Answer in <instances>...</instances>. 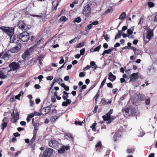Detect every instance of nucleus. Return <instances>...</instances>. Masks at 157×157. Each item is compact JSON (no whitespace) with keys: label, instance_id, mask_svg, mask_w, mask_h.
<instances>
[{"label":"nucleus","instance_id":"obj_32","mask_svg":"<svg viewBox=\"0 0 157 157\" xmlns=\"http://www.w3.org/2000/svg\"><path fill=\"white\" fill-rule=\"evenodd\" d=\"M135 150L134 148L128 149L126 150V152L128 154L133 153Z\"/></svg>","mask_w":157,"mask_h":157},{"label":"nucleus","instance_id":"obj_55","mask_svg":"<svg viewBox=\"0 0 157 157\" xmlns=\"http://www.w3.org/2000/svg\"><path fill=\"white\" fill-rule=\"evenodd\" d=\"M102 117L104 121H108L109 119V118L107 117L106 115H103L102 116Z\"/></svg>","mask_w":157,"mask_h":157},{"label":"nucleus","instance_id":"obj_44","mask_svg":"<svg viewBox=\"0 0 157 157\" xmlns=\"http://www.w3.org/2000/svg\"><path fill=\"white\" fill-rule=\"evenodd\" d=\"M101 47V45H99L94 49V51L95 52H98L100 50Z\"/></svg>","mask_w":157,"mask_h":157},{"label":"nucleus","instance_id":"obj_1","mask_svg":"<svg viewBox=\"0 0 157 157\" xmlns=\"http://www.w3.org/2000/svg\"><path fill=\"white\" fill-rule=\"evenodd\" d=\"M0 29L4 32L9 37L13 36L14 34V29L12 27L2 26L0 28Z\"/></svg>","mask_w":157,"mask_h":157},{"label":"nucleus","instance_id":"obj_63","mask_svg":"<svg viewBox=\"0 0 157 157\" xmlns=\"http://www.w3.org/2000/svg\"><path fill=\"white\" fill-rule=\"evenodd\" d=\"M101 142H98L97 144L96 145L95 147H101Z\"/></svg>","mask_w":157,"mask_h":157},{"label":"nucleus","instance_id":"obj_34","mask_svg":"<svg viewBox=\"0 0 157 157\" xmlns=\"http://www.w3.org/2000/svg\"><path fill=\"white\" fill-rule=\"evenodd\" d=\"M130 115H133L136 113V109L134 108H132L130 109Z\"/></svg>","mask_w":157,"mask_h":157},{"label":"nucleus","instance_id":"obj_30","mask_svg":"<svg viewBox=\"0 0 157 157\" xmlns=\"http://www.w3.org/2000/svg\"><path fill=\"white\" fill-rule=\"evenodd\" d=\"M126 13L125 12H124L122 13L120 15L119 19H124L126 16Z\"/></svg>","mask_w":157,"mask_h":157},{"label":"nucleus","instance_id":"obj_35","mask_svg":"<svg viewBox=\"0 0 157 157\" xmlns=\"http://www.w3.org/2000/svg\"><path fill=\"white\" fill-rule=\"evenodd\" d=\"M147 5L149 8H152L155 6L154 3L152 2H149L147 3Z\"/></svg>","mask_w":157,"mask_h":157},{"label":"nucleus","instance_id":"obj_27","mask_svg":"<svg viewBox=\"0 0 157 157\" xmlns=\"http://www.w3.org/2000/svg\"><path fill=\"white\" fill-rule=\"evenodd\" d=\"M93 26L92 24H90L88 25L85 28V30L86 32H88L90 29L92 28Z\"/></svg>","mask_w":157,"mask_h":157},{"label":"nucleus","instance_id":"obj_41","mask_svg":"<svg viewBox=\"0 0 157 157\" xmlns=\"http://www.w3.org/2000/svg\"><path fill=\"white\" fill-rule=\"evenodd\" d=\"M21 92H22V94H24V93H23V92H22V91H21L20 92V93H19L17 95H16V96H15V99H18L19 100H20V97L21 96Z\"/></svg>","mask_w":157,"mask_h":157},{"label":"nucleus","instance_id":"obj_56","mask_svg":"<svg viewBox=\"0 0 157 157\" xmlns=\"http://www.w3.org/2000/svg\"><path fill=\"white\" fill-rule=\"evenodd\" d=\"M127 33L128 34V35H131L133 33V31L130 29H128L127 31Z\"/></svg>","mask_w":157,"mask_h":157},{"label":"nucleus","instance_id":"obj_60","mask_svg":"<svg viewBox=\"0 0 157 157\" xmlns=\"http://www.w3.org/2000/svg\"><path fill=\"white\" fill-rule=\"evenodd\" d=\"M10 101L11 102H13L15 101V98L13 96H11L10 98Z\"/></svg>","mask_w":157,"mask_h":157},{"label":"nucleus","instance_id":"obj_11","mask_svg":"<svg viewBox=\"0 0 157 157\" xmlns=\"http://www.w3.org/2000/svg\"><path fill=\"white\" fill-rule=\"evenodd\" d=\"M11 117L12 118H11V120H12V122L13 123H15L17 122L19 119V114L18 113H17L15 115L14 114V111L11 114Z\"/></svg>","mask_w":157,"mask_h":157},{"label":"nucleus","instance_id":"obj_16","mask_svg":"<svg viewBox=\"0 0 157 157\" xmlns=\"http://www.w3.org/2000/svg\"><path fill=\"white\" fill-rule=\"evenodd\" d=\"M137 100L138 101H144L146 99V97L143 94L140 93L137 94H136Z\"/></svg>","mask_w":157,"mask_h":157},{"label":"nucleus","instance_id":"obj_7","mask_svg":"<svg viewBox=\"0 0 157 157\" xmlns=\"http://www.w3.org/2000/svg\"><path fill=\"white\" fill-rule=\"evenodd\" d=\"M9 67L11 68L13 71H17V70L20 68L19 64L15 62H13L10 63Z\"/></svg>","mask_w":157,"mask_h":157},{"label":"nucleus","instance_id":"obj_57","mask_svg":"<svg viewBox=\"0 0 157 157\" xmlns=\"http://www.w3.org/2000/svg\"><path fill=\"white\" fill-rule=\"evenodd\" d=\"M98 108V105H96L95 106L94 109L93 111V113H97Z\"/></svg>","mask_w":157,"mask_h":157},{"label":"nucleus","instance_id":"obj_50","mask_svg":"<svg viewBox=\"0 0 157 157\" xmlns=\"http://www.w3.org/2000/svg\"><path fill=\"white\" fill-rule=\"evenodd\" d=\"M101 102L104 105L107 104V102L104 98H102L101 100Z\"/></svg>","mask_w":157,"mask_h":157},{"label":"nucleus","instance_id":"obj_3","mask_svg":"<svg viewBox=\"0 0 157 157\" xmlns=\"http://www.w3.org/2000/svg\"><path fill=\"white\" fill-rule=\"evenodd\" d=\"M25 31L19 35V40L24 42L27 41L29 39V35L28 33Z\"/></svg>","mask_w":157,"mask_h":157},{"label":"nucleus","instance_id":"obj_42","mask_svg":"<svg viewBox=\"0 0 157 157\" xmlns=\"http://www.w3.org/2000/svg\"><path fill=\"white\" fill-rule=\"evenodd\" d=\"M97 125V123L95 122L93 124L92 126L90 127L91 128H92V129L93 130L95 131L96 130V127L95 126Z\"/></svg>","mask_w":157,"mask_h":157},{"label":"nucleus","instance_id":"obj_23","mask_svg":"<svg viewBox=\"0 0 157 157\" xmlns=\"http://www.w3.org/2000/svg\"><path fill=\"white\" fill-rule=\"evenodd\" d=\"M105 32L104 31L103 32V37L104 39L107 41H108L109 40V35L108 34L105 35Z\"/></svg>","mask_w":157,"mask_h":157},{"label":"nucleus","instance_id":"obj_61","mask_svg":"<svg viewBox=\"0 0 157 157\" xmlns=\"http://www.w3.org/2000/svg\"><path fill=\"white\" fill-rule=\"evenodd\" d=\"M117 133H115L113 136V139H114L115 141H116L117 140Z\"/></svg>","mask_w":157,"mask_h":157},{"label":"nucleus","instance_id":"obj_37","mask_svg":"<svg viewBox=\"0 0 157 157\" xmlns=\"http://www.w3.org/2000/svg\"><path fill=\"white\" fill-rule=\"evenodd\" d=\"M116 118V117L114 116H112L109 118V119L108 120V124H110L111 122Z\"/></svg>","mask_w":157,"mask_h":157},{"label":"nucleus","instance_id":"obj_20","mask_svg":"<svg viewBox=\"0 0 157 157\" xmlns=\"http://www.w3.org/2000/svg\"><path fill=\"white\" fill-rule=\"evenodd\" d=\"M63 95L62 96V98L64 100H65L67 99L68 98V94L69 93L65 91H64L63 92Z\"/></svg>","mask_w":157,"mask_h":157},{"label":"nucleus","instance_id":"obj_28","mask_svg":"<svg viewBox=\"0 0 157 157\" xmlns=\"http://www.w3.org/2000/svg\"><path fill=\"white\" fill-rule=\"evenodd\" d=\"M135 54L136 55H140L141 52V51L139 49L136 48L134 51Z\"/></svg>","mask_w":157,"mask_h":157},{"label":"nucleus","instance_id":"obj_59","mask_svg":"<svg viewBox=\"0 0 157 157\" xmlns=\"http://www.w3.org/2000/svg\"><path fill=\"white\" fill-rule=\"evenodd\" d=\"M99 23V22L98 21H95L93 22H92V23L91 24H92V25H98Z\"/></svg>","mask_w":157,"mask_h":157},{"label":"nucleus","instance_id":"obj_36","mask_svg":"<svg viewBox=\"0 0 157 157\" xmlns=\"http://www.w3.org/2000/svg\"><path fill=\"white\" fill-rule=\"evenodd\" d=\"M81 21V19L80 17H78L75 18L74 20V22L79 23Z\"/></svg>","mask_w":157,"mask_h":157},{"label":"nucleus","instance_id":"obj_13","mask_svg":"<svg viewBox=\"0 0 157 157\" xmlns=\"http://www.w3.org/2000/svg\"><path fill=\"white\" fill-rule=\"evenodd\" d=\"M52 106V105H50L42 109V112H43V114L46 115L49 113L51 111Z\"/></svg>","mask_w":157,"mask_h":157},{"label":"nucleus","instance_id":"obj_62","mask_svg":"<svg viewBox=\"0 0 157 157\" xmlns=\"http://www.w3.org/2000/svg\"><path fill=\"white\" fill-rule=\"evenodd\" d=\"M107 86L108 87L111 88L113 87V85L111 82H109L107 84Z\"/></svg>","mask_w":157,"mask_h":157},{"label":"nucleus","instance_id":"obj_46","mask_svg":"<svg viewBox=\"0 0 157 157\" xmlns=\"http://www.w3.org/2000/svg\"><path fill=\"white\" fill-rule=\"evenodd\" d=\"M9 121V120L8 119V117H4L2 120L3 122H6L8 123Z\"/></svg>","mask_w":157,"mask_h":157},{"label":"nucleus","instance_id":"obj_2","mask_svg":"<svg viewBox=\"0 0 157 157\" xmlns=\"http://www.w3.org/2000/svg\"><path fill=\"white\" fill-rule=\"evenodd\" d=\"M90 5L88 3L84 4L82 10V13L86 17H88L91 13Z\"/></svg>","mask_w":157,"mask_h":157},{"label":"nucleus","instance_id":"obj_6","mask_svg":"<svg viewBox=\"0 0 157 157\" xmlns=\"http://www.w3.org/2000/svg\"><path fill=\"white\" fill-rule=\"evenodd\" d=\"M17 26L21 29L23 31H27L30 29V27L26 25L23 21H19L17 24Z\"/></svg>","mask_w":157,"mask_h":157},{"label":"nucleus","instance_id":"obj_8","mask_svg":"<svg viewBox=\"0 0 157 157\" xmlns=\"http://www.w3.org/2000/svg\"><path fill=\"white\" fill-rule=\"evenodd\" d=\"M147 32V33L146 35V38L148 40L147 41L145 38L144 39V41L145 42V44H146L151 39L152 37L153 36H154L153 31L151 29H148Z\"/></svg>","mask_w":157,"mask_h":157},{"label":"nucleus","instance_id":"obj_9","mask_svg":"<svg viewBox=\"0 0 157 157\" xmlns=\"http://www.w3.org/2000/svg\"><path fill=\"white\" fill-rule=\"evenodd\" d=\"M10 43H17L19 40V35L17 36L16 35H13L10 36Z\"/></svg>","mask_w":157,"mask_h":157},{"label":"nucleus","instance_id":"obj_49","mask_svg":"<svg viewBox=\"0 0 157 157\" xmlns=\"http://www.w3.org/2000/svg\"><path fill=\"white\" fill-rule=\"evenodd\" d=\"M145 100V103L146 105H149L150 103V98H148Z\"/></svg>","mask_w":157,"mask_h":157},{"label":"nucleus","instance_id":"obj_25","mask_svg":"<svg viewBox=\"0 0 157 157\" xmlns=\"http://www.w3.org/2000/svg\"><path fill=\"white\" fill-rule=\"evenodd\" d=\"M21 48V44H19L17 46H16L14 47V48L16 49V51H13L14 52H17Z\"/></svg>","mask_w":157,"mask_h":157},{"label":"nucleus","instance_id":"obj_58","mask_svg":"<svg viewBox=\"0 0 157 157\" xmlns=\"http://www.w3.org/2000/svg\"><path fill=\"white\" fill-rule=\"evenodd\" d=\"M130 110V109L128 107L124 109L125 112L127 113H129Z\"/></svg>","mask_w":157,"mask_h":157},{"label":"nucleus","instance_id":"obj_54","mask_svg":"<svg viewBox=\"0 0 157 157\" xmlns=\"http://www.w3.org/2000/svg\"><path fill=\"white\" fill-rule=\"evenodd\" d=\"M75 124L76 125L78 124V125H79L80 126L82 125V122L80 121H75Z\"/></svg>","mask_w":157,"mask_h":157},{"label":"nucleus","instance_id":"obj_24","mask_svg":"<svg viewBox=\"0 0 157 157\" xmlns=\"http://www.w3.org/2000/svg\"><path fill=\"white\" fill-rule=\"evenodd\" d=\"M37 132L33 131V136L32 139H31L30 142L33 143L35 140L36 138V133Z\"/></svg>","mask_w":157,"mask_h":157},{"label":"nucleus","instance_id":"obj_31","mask_svg":"<svg viewBox=\"0 0 157 157\" xmlns=\"http://www.w3.org/2000/svg\"><path fill=\"white\" fill-rule=\"evenodd\" d=\"M61 86L64 88V89L67 91H68L69 90V87L65 85L64 83L61 84Z\"/></svg>","mask_w":157,"mask_h":157},{"label":"nucleus","instance_id":"obj_18","mask_svg":"<svg viewBox=\"0 0 157 157\" xmlns=\"http://www.w3.org/2000/svg\"><path fill=\"white\" fill-rule=\"evenodd\" d=\"M108 79L110 81L113 82L116 79V76L113 75L111 72H110L109 74Z\"/></svg>","mask_w":157,"mask_h":157},{"label":"nucleus","instance_id":"obj_26","mask_svg":"<svg viewBox=\"0 0 157 157\" xmlns=\"http://www.w3.org/2000/svg\"><path fill=\"white\" fill-rule=\"evenodd\" d=\"M122 33V32L121 30H119L117 35L115 36V39H117L120 38L121 36V34Z\"/></svg>","mask_w":157,"mask_h":157},{"label":"nucleus","instance_id":"obj_48","mask_svg":"<svg viewBox=\"0 0 157 157\" xmlns=\"http://www.w3.org/2000/svg\"><path fill=\"white\" fill-rule=\"evenodd\" d=\"M34 114H35V116H40L41 114H43V112H42L41 109L40 113L37 112H35Z\"/></svg>","mask_w":157,"mask_h":157},{"label":"nucleus","instance_id":"obj_22","mask_svg":"<svg viewBox=\"0 0 157 157\" xmlns=\"http://www.w3.org/2000/svg\"><path fill=\"white\" fill-rule=\"evenodd\" d=\"M100 94V91L99 90H98L95 95V96L94 97V98H95V104H96L97 103V99L98 98H99Z\"/></svg>","mask_w":157,"mask_h":157},{"label":"nucleus","instance_id":"obj_15","mask_svg":"<svg viewBox=\"0 0 157 157\" xmlns=\"http://www.w3.org/2000/svg\"><path fill=\"white\" fill-rule=\"evenodd\" d=\"M70 149V147L69 146H62L61 148H60L58 150V152L59 153L63 154L64 152Z\"/></svg>","mask_w":157,"mask_h":157},{"label":"nucleus","instance_id":"obj_40","mask_svg":"<svg viewBox=\"0 0 157 157\" xmlns=\"http://www.w3.org/2000/svg\"><path fill=\"white\" fill-rule=\"evenodd\" d=\"M106 80V77H105L104 79V80L102 81V82L101 83V84L100 85V88H102L103 86L104 85V84H105V82Z\"/></svg>","mask_w":157,"mask_h":157},{"label":"nucleus","instance_id":"obj_5","mask_svg":"<svg viewBox=\"0 0 157 157\" xmlns=\"http://www.w3.org/2000/svg\"><path fill=\"white\" fill-rule=\"evenodd\" d=\"M49 146L56 149H58L60 146V144L56 140L52 139L48 142Z\"/></svg>","mask_w":157,"mask_h":157},{"label":"nucleus","instance_id":"obj_33","mask_svg":"<svg viewBox=\"0 0 157 157\" xmlns=\"http://www.w3.org/2000/svg\"><path fill=\"white\" fill-rule=\"evenodd\" d=\"M68 19L65 16H62L59 19L60 21L65 22Z\"/></svg>","mask_w":157,"mask_h":157},{"label":"nucleus","instance_id":"obj_47","mask_svg":"<svg viewBox=\"0 0 157 157\" xmlns=\"http://www.w3.org/2000/svg\"><path fill=\"white\" fill-rule=\"evenodd\" d=\"M86 73L84 72H82L80 73L79 76L80 77H84Z\"/></svg>","mask_w":157,"mask_h":157},{"label":"nucleus","instance_id":"obj_38","mask_svg":"<svg viewBox=\"0 0 157 157\" xmlns=\"http://www.w3.org/2000/svg\"><path fill=\"white\" fill-rule=\"evenodd\" d=\"M7 77V76L5 75L4 73L1 72L0 73V78H5Z\"/></svg>","mask_w":157,"mask_h":157},{"label":"nucleus","instance_id":"obj_21","mask_svg":"<svg viewBox=\"0 0 157 157\" xmlns=\"http://www.w3.org/2000/svg\"><path fill=\"white\" fill-rule=\"evenodd\" d=\"M59 117H58L56 116H53L50 117V120L51 122H52L53 123H54L56 122V120Z\"/></svg>","mask_w":157,"mask_h":157},{"label":"nucleus","instance_id":"obj_29","mask_svg":"<svg viewBox=\"0 0 157 157\" xmlns=\"http://www.w3.org/2000/svg\"><path fill=\"white\" fill-rule=\"evenodd\" d=\"M7 123L6 122H3L2 124L0 126L1 128L3 130L7 127Z\"/></svg>","mask_w":157,"mask_h":157},{"label":"nucleus","instance_id":"obj_12","mask_svg":"<svg viewBox=\"0 0 157 157\" xmlns=\"http://www.w3.org/2000/svg\"><path fill=\"white\" fill-rule=\"evenodd\" d=\"M30 49H27L25 51L22 55V58L24 60H25L27 59L30 55Z\"/></svg>","mask_w":157,"mask_h":157},{"label":"nucleus","instance_id":"obj_53","mask_svg":"<svg viewBox=\"0 0 157 157\" xmlns=\"http://www.w3.org/2000/svg\"><path fill=\"white\" fill-rule=\"evenodd\" d=\"M60 58L61 59V60H60V61L59 62V64H61L64 63V60L63 59V57L61 56Z\"/></svg>","mask_w":157,"mask_h":157},{"label":"nucleus","instance_id":"obj_19","mask_svg":"<svg viewBox=\"0 0 157 157\" xmlns=\"http://www.w3.org/2000/svg\"><path fill=\"white\" fill-rule=\"evenodd\" d=\"M65 100L66 101H63L62 103V105L63 106H67L68 105H70L71 102V100L69 99H67Z\"/></svg>","mask_w":157,"mask_h":157},{"label":"nucleus","instance_id":"obj_17","mask_svg":"<svg viewBox=\"0 0 157 157\" xmlns=\"http://www.w3.org/2000/svg\"><path fill=\"white\" fill-rule=\"evenodd\" d=\"M32 123L33 126H34L33 131L37 132L38 130V128L40 125V123L38 122H35L34 118L32 120Z\"/></svg>","mask_w":157,"mask_h":157},{"label":"nucleus","instance_id":"obj_64","mask_svg":"<svg viewBox=\"0 0 157 157\" xmlns=\"http://www.w3.org/2000/svg\"><path fill=\"white\" fill-rule=\"evenodd\" d=\"M91 67V66L90 65H87L86 67H84L83 69V70L84 71H86L88 69L90 68Z\"/></svg>","mask_w":157,"mask_h":157},{"label":"nucleus","instance_id":"obj_10","mask_svg":"<svg viewBox=\"0 0 157 157\" xmlns=\"http://www.w3.org/2000/svg\"><path fill=\"white\" fill-rule=\"evenodd\" d=\"M3 56L1 58L5 61H8L11 56V55L9 53V51H2Z\"/></svg>","mask_w":157,"mask_h":157},{"label":"nucleus","instance_id":"obj_39","mask_svg":"<svg viewBox=\"0 0 157 157\" xmlns=\"http://www.w3.org/2000/svg\"><path fill=\"white\" fill-rule=\"evenodd\" d=\"M65 136H67L68 138L71 139H73L72 134L70 133H66L65 134Z\"/></svg>","mask_w":157,"mask_h":157},{"label":"nucleus","instance_id":"obj_45","mask_svg":"<svg viewBox=\"0 0 157 157\" xmlns=\"http://www.w3.org/2000/svg\"><path fill=\"white\" fill-rule=\"evenodd\" d=\"M58 5V3H57L55 6H54V5H53V7L52 8V11H53L54 10H56L57 9V7Z\"/></svg>","mask_w":157,"mask_h":157},{"label":"nucleus","instance_id":"obj_43","mask_svg":"<svg viewBox=\"0 0 157 157\" xmlns=\"http://www.w3.org/2000/svg\"><path fill=\"white\" fill-rule=\"evenodd\" d=\"M84 45V43L83 42L80 43L76 45V48H80Z\"/></svg>","mask_w":157,"mask_h":157},{"label":"nucleus","instance_id":"obj_14","mask_svg":"<svg viewBox=\"0 0 157 157\" xmlns=\"http://www.w3.org/2000/svg\"><path fill=\"white\" fill-rule=\"evenodd\" d=\"M139 78L138 73H133L130 75V82H133L137 79Z\"/></svg>","mask_w":157,"mask_h":157},{"label":"nucleus","instance_id":"obj_51","mask_svg":"<svg viewBox=\"0 0 157 157\" xmlns=\"http://www.w3.org/2000/svg\"><path fill=\"white\" fill-rule=\"evenodd\" d=\"M44 57V55H41L39 56L37 59V60H41Z\"/></svg>","mask_w":157,"mask_h":157},{"label":"nucleus","instance_id":"obj_52","mask_svg":"<svg viewBox=\"0 0 157 157\" xmlns=\"http://www.w3.org/2000/svg\"><path fill=\"white\" fill-rule=\"evenodd\" d=\"M85 52V48H83L80 51V54L81 55H83L84 54Z\"/></svg>","mask_w":157,"mask_h":157},{"label":"nucleus","instance_id":"obj_4","mask_svg":"<svg viewBox=\"0 0 157 157\" xmlns=\"http://www.w3.org/2000/svg\"><path fill=\"white\" fill-rule=\"evenodd\" d=\"M54 151L53 149L47 147L44 152L42 157H53Z\"/></svg>","mask_w":157,"mask_h":157}]
</instances>
